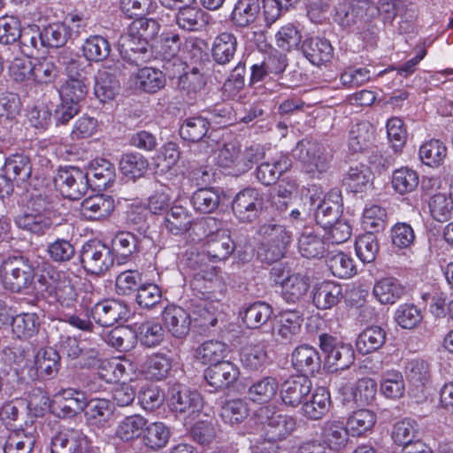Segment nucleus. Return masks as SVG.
<instances>
[{"mask_svg": "<svg viewBox=\"0 0 453 453\" xmlns=\"http://www.w3.org/2000/svg\"><path fill=\"white\" fill-rule=\"evenodd\" d=\"M168 403L171 410L184 414L189 421L194 420L203 408V398L196 390L181 384H174L168 390Z\"/></svg>", "mask_w": 453, "mask_h": 453, "instance_id": "nucleus-7", "label": "nucleus"}, {"mask_svg": "<svg viewBox=\"0 0 453 453\" xmlns=\"http://www.w3.org/2000/svg\"><path fill=\"white\" fill-rule=\"evenodd\" d=\"M170 434L169 427L163 422H152L146 425L143 441L147 447L159 449L167 444Z\"/></svg>", "mask_w": 453, "mask_h": 453, "instance_id": "nucleus-62", "label": "nucleus"}, {"mask_svg": "<svg viewBox=\"0 0 453 453\" xmlns=\"http://www.w3.org/2000/svg\"><path fill=\"white\" fill-rule=\"evenodd\" d=\"M237 47V38L234 34L220 33L214 38L211 45L212 59L218 65H226L234 58Z\"/></svg>", "mask_w": 453, "mask_h": 453, "instance_id": "nucleus-26", "label": "nucleus"}, {"mask_svg": "<svg viewBox=\"0 0 453 453\" xmlns=\"http://www.w3.org/2000/svg\"><path fill=\"white\" fill-rule=\"evenodd\" d=\"M372 172L365 165L350 166L343 178V184L353 193L363 192L372 180Z\"/></svg>", "mask_w": 453, "mask_h": 453, "instance_id": "nucleus-49", "label": "nucleus"}, {"mask_svg": "<svg viewBox=\"0 0 453 453\" xmlns=\"http://www.w3.org/2000/svg\"><path fill=\"white\" fill-rule=\"evenodd\" d=\"M373 140V127L363 121L353 125L349 130L348 144L353 152H360L365 150Z\"/></svg>", "mask_w": 453, "mask_h": 453, "instance_id": "nucleus-48", "label": "nucleus"}, {"mask_svg": "<svg viewBox=\"0 0 453 453\" xmlns=\"http://www.w3.org/2000/svg\"><path fill=\"white\" fill-rule=\"evenodd\" d=\"M229 352L228 346L220 341H206L196 349V358L203 365H214L222 360Z\"/></svg>", "mask_w": 453, "mask_h": 453, "instance_id": "nucleus-38", "label": "nucleus"}, {"mask_svg": "<svg viewBox=\"0 0 453 453\" xmlns=\"http://www.w3.org/2000/svg\"><path fill=\"white\" fill-rule=\"evenodd\" d=\"M263 207V196L255 188L240 191L233 200L232 210L241 222H251L256 219Z\"/></svg>", "mask_w": 453, "mask_h": 453, "instance_id": "nucleus-11", "label": "nucleus"}, {"mask_svg": "<svg viewBox=\"0 0 453 453\" xmlns=\"http://www.w3.org/2000/svg\"><path fill=\"white\" fill-rule=\"evenodd\" d=\"M1 273L5 287L14 292L27 288L35 277L33 265L22 256L5 259L2 265Z\"/></svg>", "mask_w": 453, "mask_h": 453, "instance_id": "nucleus-5", "label": "nucleus"}, {"mask_svg": "<svg viewBox=\"0 0 453 453\" xmlns=\"http://www.w3.org/2000/svg\"><path fill=\"white\" fill-rule=\"evenodd\" d=\"M34 364V366L28 370L31 379L48 380L53 378L59 371V353L52 348L42 349L35 355Z\"/></svg>", "mask_w": 453, "mask_h": 453, "instance_id": "nucleus-15", "label": "nucleus"}, {"mask_svg": "<svg viewBox=\"0 0 453 453\" xmlns=\"http://www.w3.org/2000/svg\"><path fill=\"white\" fill-rule=\"evenodd\" d=\"M291 165L292 161L288 156L279 155L271 160L260 163L256 170V177L264 185L273 184L291 167Z\"/></svg>", "mask_w": 453, "mask_h": 453, "instance_id": "nucleus-22", "label": "nucleus"}, {"mask_svg": "<svg viewBox=\"0 0 453 453\" xmlns=\"http://www.w3.org/2000/svg\"><path fill=\"white\" fill-rule=\"evenodd\" d=\"M89 312L96 323L105 327L127 321L130 314L128 306L115 299H106L96 303Z\"/></svg>", "mask_w": 453, "mask_h": 453, "instance_id": "nucleus-10", "label": "nucleus"}, {"mask_svg": "<svg viewBox=\"0 0 453 453\" xmlns=\"http://www.w3.org/2000/svg\"><path fill=\"white\" fill-rule=\"evenodd\" d=\"M302 322L303 317L299 311H284L280 315L276 334L281 338V341H291L298 334Z\"/></svg>", "mask_w": 453, "mask_h": 453, "instance_id": "nucleus-45", "label": "nucleus"}, {"mask_svg": "<svg viewBox=\"0 0 453 453\" xmlns=\"http://www.w3.org/2000/svg\"><path fill=\"white\" fill-rule=\"evenodd\" d=\"M221 315V304L219 302L202 301L195 306L193 321L205 332L215 326Z\"/></svg>", "mask_w": 453, "mask_h": 453, "instance_id": "nucleus-30", "label": "nucleus"}, {"mask_svg": "<svg viewBox=\"0 0 453 453\" xmlns=\"http://www.w3.org/2000/svg\"><path fill=\"white\" fill-rule=\"evenodd\" d=\"M113 257L109 247L98 241L85 242L81 250V262L90 274L104 273L113 265Z\"/></svg>", "mask_w": 453, "mask_h": 453, "instance_id": "nucleus-8", "label": "nucleus"}, {"mask_svg": "<svg viewBox=\"0 0 453 453\" xmlns=\"http://www.w3.org/2000/svg\"><path fill=\"white\" fill-rule=\"evenodd\" d=\"M159 25L153 19H139L133 22L130 32L120 37L119 51L128 63L141 65L151 58L149 41L158 33Z\"/></svg>", "mask_w": 453, "mask_h": 453, "instance_id": "nucleus-1", "label": "nucleus"}, {"mask_svg": "<svg viewBox=\"0 0 453 453\" xmlns=\"http://www.w3.org/2000/svg\"><path fill=\"white\" fill-rule=\"evenodd\" d=\"M181 45L180 37L174 33L163 35L158 48L162 56V67L170 77H175L183 69V62L178 57Z\"/></svg>", "mask_w": 453, "mask_h": 453, "instance_id": "nucleus-12", "label": "nucleus"}, {"mask_svg": "<svg viewBox=\"0 0 453 453\" xmlns=\"http://www.w3.org/2000/svg\"><path fill=\"white\" fill-rule=\"evenodd\" d=\"M115 207L114 199L106 195H96L81 203V215L89 220H100L111 215Z\"/></svg>", "mask_w": 453, "mask_h": 453, "instance_id": "nucleus-23", "label": "nucleus"}, {"mask_svg": "<svg viewBox=\"0 0 453 453\" xmlns=\"http://www.w3.org/2000/svg\"><path fill=\"white\" fill-rule=\"evenodd\" d=\"M330 394L325 388H319L311 399L303 404V415L312 420H319L329 411Z\"/></svg>", "mask_w": 453, "mask_h": 453, "instance_id": "nucleus-41", "label": "nucleus"}, {"mask_svg": "<svg viewBox=\"0 0 453 453\" xmlns=\"http://www.w3.org/2000/svg\"><path fill=\"white\" fill-rule=\"evenodd\" d=\"M294 157L300 161L305 173L311 177H319L330 167L331 154L319 142L312 140H302L294 150Z\"/></svg>", "mask_w": 453, "mask_h": 453, "instance_id": "nucleus-4", "label": "nucleus"}, {"mask_svg": "<svg viewBox=\"0 0 453 453\" xmlns=\"http://www.w3.org/2000/svg\"><path fill=\"white\" fill-rule=\"evenodd\" d=\"M193 222L192 214L181 205H174L166 211L163 226L174 235H179L189 230Z\"/></svg>", "mask_w": 453, "mask_h": 453, "instance_id": "nucleus-33", "label": "nucleus"}, {"mask_svg": "<svg viewBox=\"0 0 453 453\" xmlns=\"http://www.w3.org/2000/svg\"><path fill=\"white\" fill-rule=\"evenodd\" d=\"M261 422L270 427L273 436L277 439L285 438L296 427L293 418L273 411L269 406H263L257 411Z\"/></svg>", "mask_w": 453, "mask_h": 453, "instance_id": "nucleus-19", "label": "nucleus"}, {"mask_svg": "<svg viewBox=\"0 0 453 453\" xmlns=\"http://www.w3.org/2000/svg\"><path fill=\"white\" fill-rule=\"evenodd\" d=\"M12 333L18 339H28L38 332L39 317L35 313H20L12 318Z\"/></svg>", "mask_w": 453, "mask_h": 453, "instance_id": "nucleus-52", "label": "nucleus"}, {"mask_svg": "<svg viewBox=\"0 0 453 453\" xmlns=\"http://www.w3.org/2000/svg\"><path fill=\"white\" fill-rule=\"evenodd\" d=\"M109 41L99 35H89L81 46L84 58L90 62H101L106 59L111 53Z\"/></svg>", "mask_w": 453, "mask_h": 453, "instance_id": "nucleus-40", "label": "nucleus"}, {"mask_svg": "<svg viewBox=\"0 0 453 453\" xmlns=\"http://www.w3.org/2000/svg\"><path fill=\"white\" fill-rule=\"evenodd\" d=\"M258 234L262 239L258 256L267 263H273L283 257L291 235L282 225L269 222L259 226Z\"/></svg>", "mask_w": 453, "mask_h": 453, "instance_id": "nucleus-3", "label": "nucleus"}, {"mask_svg": "<svg viewBox=\"0 0 453 453\" xmlns=\"http://www.w3.org/2000/svg\"><path fill=\"white\" fill-rule=\"evenodd\" d=\"M172 367L167 355L157 353L149 357L141 365V373L150 380H161L166 378Z\"/></svg>", "mask_w": 453, "mask_h": 453, "instance_id": "nucleus-37", "label": "nucleus"}, {"mask_svg": "<svg viewBox=\"0 0 453 453\" xmlns=\"http://www.w3.org/2000/svg\"><path fill=\"white\" fill-rule=\"evenodd\" d=\"M87 405V398L83 392L66 388L59 393L57 400L58 416L62 418H73L84 411Z\"/></svg>", "mask_w": 453, "mask_h": 453, "instance_id": "nucleus-24", "label": "nucleus"}, {"mask_svg": "<svg viewBox=\"0 0 453 453\" xmlns=\"http://www.w3.org/2000/svg\"><path fill=\"white\" fill-rule=\"evenodd\" d=\"M302 51L311 64L319 65L332 58L334 50L328 40L315 37L303 42Z\"/></svg>", "mask_w": 453, "mask_h": 453, "instance_id": "nucleus-29", "label": "nucleus"}, {"mask_svg": "<svg viewBox=\"0 0 453 453\" xmlns=\"http://www.w3.org/2000/svg\"><path fill=\"white\" fill-rule=\"evenodd\" d=\"M376 414L367 409L354 411L347 420V427L352 436H361L370 431L376 423Z\"/></svg>", "mask_w": 453, "mask_h": 453, "instance_id": "nucleus-55", "label": "nucleus"}, {"mask_svg": "<svg viewBox=\"0 0 453 453\" xmlns=\"http://www.w3.org/2000/svg\"><path fill=\"white\" fill-rule=\"evenodd\" d=\"M50 281L48 288L54 291L58 302L64 307H72L77 301V292L72 280L65 273L55 270L48 273Z\"/></svg>", "mask_w": 453, "mask_h": 453, "instance_id": "nucleus-21", "label": "nucleus"}, {"mask_svg": "<svg viewBox=\"0 0 453 453\" xmlns=\"http://www.w3.org/2000/svg\"><path fill=\"white\" fill-rule=\"evenodd\" d=\"M314 193L309 189L311 211H314V218L317 224L323 228H327L334 221H336L341 214L342 196L337 189L331 190L323 197L318 193V188H314Z\"/></svg>", "mask_w": 453, "mask_h": 453, "instance_id": "nucleus-6", "label": "nucleus"}, {"mask_svg": "<svg viewBox=\"0 0 453 453\" xmlns=\"http://www.w3.org/2000/svg\"><path fill=\"white\" fill-rule=\"evenodd\" d=\"M342 296L341 285L333 281H323L314 287L312 303L319 310H328L339 303Z\"/></svg>", "mask_w": 453, "mask_h": 453, "instance_id": "nucleus-28", "label": "nucleus"}, {"mask_svg": "<svg viewBox=\"0 0 453 453\" xmlns=\"http://www.w3.org/2000/svg\"><path fill=\"white\" fill-rule=\"evenodd\" d=\"M210 122L206 118L196 116L186 119L180 125L179 133L183 140L196 142L202 141L208 133Z\"/></svg>", "mask_w": 453, "mask_h": 453, "instance_id": "nucleus-50", "label": "nucleus"}, {"mask_svg": "<svg viewBox=\"0 0 453 453\" xmlns=\"http://www.w3.org/2000/svg\"><path fill=\"white\" fill-rule=\"evenodd\" d=\"M428 208L434 220L446 222L453 214V200L445 193H438L429 198Z\"/></svg>", "mask_w": 453, "mask_h": 453, "instance_id": "nucleus-60", "label": "nucleus"}, {"mask_svg": "<svg viewBox=\"0 0 453 453\" xmlns=\"http://www.w3.org/2000/svg\"><path fill=\"white\" fill-rule=\"evenodd\" d=\"M386 342V332L378 326L364 329L358 335L356 346L362 354H369L380 349Z\"/></svg>", "mask_w": 453, "mask_h": 453, "instance_id": "nucleus-39", "label": "nucleus"}, {"mask_svg": "<svg viewBox=\"0 0 453 453\" xmlns=\"http://www.w3.org/2000/svg\"><path fill=\"white\" fill-rule=\"evenodd\" d=\"M90 174L98 188H107L115 181L116 169L110 161L97 158L90 165Z\"/></svg>", "mask_w": 453, "mask_h": 453, "instance_id": "nucleus-59", "label": "nucleus"}, {"mask_svg": "<svg viewBox=\"0 0 453 453\" xmlns=\"http://www.w3.org/2000/svg\"><path fill=\"white\" fill-rule=\"evenodd\" d=\"M119 89V81L109 68L99 69L95 77L94 93L102 103L112 100Z\"/></svg>", "mask_w": 453, "mask_h": 453, "instance_id": "nucleus-31", "label": "nucleus"}, {"mask_svg": "<svg viewBox=\"0 0 453 453\" xmlns=\"http://www.w3.org/2000/svg\"><path fill=\"white\" fill-rule=\"evenodd\" d=\"M349 431L343 421L327 420L321 427V439L330 449L339 451L343 449L349 441Z\"/></svg>", "mask_w": 453, "mask_h": 453, "instance_id": "nucleus-27", "label": "nucleus"}, {"mask_svg": "<svg viewBox=\"0 0 453 453\" xmlns=\"http://www.w3.org/2000/svg\"><path fill=\"white\" fill-rule=\"evenodd\" d=\"M35 438L31 431L20 429L12 432L4 446V453H31Z\"/></svg>", "mask_w": 453, "mask_h": 453, "instance_id": "nucleus-51", "label": "nucleus"}, {"mask_svg": "<svg viewBox=\"0 0 453 453\" xmlns=\"http://www.w3.org/2000/svg\"><path fill=\"white\" fill-rule=\"evenodd\" d=\"M446 156L447 148L440 140L432 139L423 143L419 148L421 161L432 167L441 165Z\"/></svg>", "mask_w": 453, "mask_h": 453, "instance_id": "nucleus-61", "label": "nucleus"}, {"mask_svg": "<svg viewBox=\"0 0 453 453\" xmlns=\"http://www.w3.org/2000/svg\"><path fill=\"white\" fill-rule=\"evenodd\" d=\"M312 383L304 375L291 376L280 388V399L288 407L296 408L303 404V401L311 393Z\"/></svg>", "mask_w": 453, "mask_h": 453, "instance_id": "nucleus-14", "label": "nucleus"}, {"mask_svg": "<svg viewBox=\"0 0 453 453\" xmlns=\"http://www.w3.org/2000/svg\"><path fill=\"white\" fill-rule=\"evenodd\" d=\"M148 165L147 159L138 153L125 154L119 161L120 172L131 180L142 176L147 171Z\"/></svg>", "mask_w": 453, "mask_h": 453, "instance_id": "nucleus-64", "label": "nucleus"}, {"mask_svg": "<svg viewBox=\"0 0 453 453\" xmlns=\"http://www.w3.org/2000/svg\"><path fill=\"white\" fill-rule=\"evenodd\" d=\"M377 18L375 4L369 0H343L334 8V20L346 28L369 29V24Z\"/></svg>", "mask_w": 453, "mask_h": 453, "instance_id": "nucleus-2", "label": "nucleus"}, {"mask_svg": "<svg viewBox=\"0 0 453 453\" xmlns=\"http://www.w3.org/2000/svg\"><path fill=\"white\" fill-rule=\"evenodd\" d=\"M89 441L80 429L64 428L51 441V453H88Z\"/></svg>", "mask_w": 453, "mask_h": 453, "instance_id": "nucleus-13", "label": "nucleus"}, {"mask_svg": "<svg viewBox=\"0 0 453 453\" xmlns=\"http://www.w3.org/2000/svg\"><path fill=\"white\" fill-rule=\"evenodd\" d=\"M190 202L196 211L211 213L220 203V194L213 188H199L193 193Z\"/></svg>", "mask_w": 453, "mask_h": 453, "instance_id": "nucleus-46", "label": "nucleus"}, {"mask_svg": "<svg viewBox=\"0 0 453 453\" xmlns=\"http://www.w3.org/2000/svg\"><path fill=\"white\" fill-rule=\"evenodd\" d=\"M203 12L192 4L184 5L178 9L175 14L177 26L186 31L197 30L203 22Z\"/></svg>", "mask_w": 453, "mask_h": 453, "instance_id": "nucleus-63", "label": "nucleus"}, {"mask_svg": "<svg viewBox=\"0 0 453 453\" xmlns=\"http://www.w3.org/2000/svg\"><path fill=\"white\" fill-rule=\"evenodd\" d=\"M418 173L408 166L395 169L391 176L392 188L399 195H407L413 192L418 188Z\"/></svg>", "mask_w": 453, "mask_h": 453, "instance_id": "nucleus-43", "label": "nucleus"}, {"mask_svg": "<svg viewBox=\"0 0 453 453\" xmlns=\"http://www.w3.org/2000/svg\"><path fill=\"white\" fill-rule=\"evenodd\" d=\"M14 222L19 229L36 235L44 234L52 225L50 217L45 214L33 213L30 211L18 215Z\"/></svg>", "mask_w": 453, "mask_h": 453, "instance_id": "nucleus-42", "label": "nucleus"}, {"mask_svg": "<svg viewBox=\"0 0 453 453\" xmlns=\"http://www.w3.org/2000/svg\"><path fill=\"white\" fill-rule=\"evenodd\" d=\"M405 288L395 278H383L378 280L372 289L373 296L382 304H393L404 294Z\"/></svg>", "mask_w": 453, "mask_h": 453, "instance_id": "nucleus-34", "label": "nucleus"}, {"mask_svg": "<svg viewBox=\"0 0 453 453\" xmlns=\"http://www.w3.org/2000/svg\"><path fill=\"white\" fill-rule=\"evenodd\" d=\"M58 62L65 67L66 80L88 82V74L91 72V65L81 60L78 54L69 49L58 52Z\"/></svg>", "mask_w": 453, "mask_h": 453, "instance_id": "nucleus-20", "label": "nucleus"}, {"mask_svg": "<svg viewBox=\"0 0 453 453\" xmlns=\"http://www.w3.org/2000/svg\"><path fill=\"white\" fill-rule=\"evenodd\" d=\"M279 388L276 379L264 377L254 382L248 389V397L250 401L258 403H269Z\"/></svg>", "mask_w": 453, "mask_h": 453, "instance_id": "nucleus-53", "label": "nucleus"}, {"mask_svg": "<svg viewBox=\"0 0 453 453\" xmlns=\"http://www.w3.org/2000/svg\"><path fill=\"white\" fill-rule=\"evenodd\" d=\"M282 297L291 303L303 299L310 288L309 278L300 273H294L286 277L281 282Z\"/></svg>", "mask_w": 453, "mask_h": 453, "instance_id": "nucleus-35", "label": "nucleus"}, {"mask_svg": "<svg viewBox=\"0 0 453 453\" xmlns=\"http://www.w3.org/2000/svg\"><path fill=\"white\" fill-rule=\"evenodd\" d=\"M326 263L331 273L338 278H350L357 273L354 259L342 251L329 254Z\"/></svg>", "mask_w": 453, "mask_h": 453, "instance_id": "nucleus-58", "label": "nucleus"}, {"mask_svg": "<svg viewBox=\"0 0 453 453\" xmlns=\"http://www.w3.org/2000/svg\"><path fill=\"white\" fill-rule=\"evenodd\" d=\"M272 315L271 305L265 302H255L244 310L242 321L249 328H259L270 319Z\"/></svg>", "mask_w": 453, "mask_h": 453, "instance_id": "nucleus-54", "label": "nucleus"}, {"mask_svg": "<svg viewBox=\"0 0 453 453\" xmlns=\"http://www.w3.org/2000/svg\"><path fill=\"white\" fill-rule=\"evenodd\" d=\"M234 250V244L228 231L211 235L204 243V252L212 262L226 260Z\"/></svg>", "mask_w": 453, "mask_h": 453, "instance_id": "nucleus-25", "label": "nucleus"}, {"mask_svg": "<svg viewBox=\"0 0 453 453\" xmlns=\"http://www.w3.org/2000/svg\"><path fill=\"white\" fill-rule=\"evenodd\" d=\"M259 11V0H238L231 18L236 26L247 27L256 20Z\"/></svg>", "mask_w": 453, "mask_h": 453, "instance_id": "nucleus-56", "label": "nucleus"}, {"mask_svg": "<svg viewBox=\"0 0 453 453\" xmlns=\"http://www.w3.org/2000/svg\"><path fill=\"white\" fill-rule=\"evenodd\" d=\"M135 84L140 89L152 94L165 87V79L160 70L143 67L136 74Z\"/></svg>", "mask_w": 453, "mask_h": 453, "instance_id": "nucleus-57", "label": "nucleus"}, {"mask_svg": "<svg viewBox=\"0 0 453 453\" xmlns=\"http://www.w3.org/2000/svg\"><path fill=\"white\" fill-rule=\"evenodd\" d=\"M54 182L60 193L71 200L80 199L88 189V173L77 167L59 169Z\"/></svg>", "mask_w": 453, "mask_h": 453, "instance_id": "nucleus-9", "label": "nucleus"}, {"mask_svg": "<svg viewBox=\"0 0 453 453\" xmlns=\"http://www.w3.org/2000/svg\"><path fill=\"white\" fill-rule=\"evenodd\" d=\"M147 419L142 415H131L124 418L119 424L116 434L122 441H129L144 435Z\"/></svg>", "mask_w": 453, "mask_h": 453, "instance_id": "nucleus-47", "label": "nucleus"}, {"mask_svg": "<svg viewBox=\"0 0 453 453\" xmlns=\"http://www.w3.org/2000/svg\"><path fill=\"white\" fill-rule=\"evenodd\" d=\"M113 404L105 398H92L87 401L84 410L86 423L94 428H104L113 417Z\"/></svg>", "mask_w": 453, "mask_h": 453, "instance_id": "nucleus-18", "label": "nucleus"}, {"mask_svg": "<svg viewBox=\"0 0 453 453\" xmlns=\"http://www.w3.org/2000/svg\"><path fill=\"white\" fill-rule=\"evenodd\" d=\"M294 367L301 372H314L320 367V357L317 349L309 345H300L291 356Z\"/></svg>", "mask_w": 453, "mask_h": 453, "instance_id": "nucleus-36", "label": "nucleus"}, {"mask_svg": "<svg viewBox=\"0 0 453 453\" xmlns=\"http://www.w3.org/2000/svg\"><path fill=\"white\" fill-rule=\"evenodd\" d=\"M239 375V367L230 361L211 365L204 372L208 384L216 390L228 388L237 380Z\"/></svg>", "mask_w": 453, "mask_h": 453, "instance_id": "nucleus-17", "label": "nucleus"}, {"mask_svg": "<svg viewBox=\"0 0 453 453\" xmlns=\"http://www.w3.org/2000/svg\"><path fill=\"white\" fill-rule=\"evenodd\" d=\"M4 172L8 178L14 180L17 185L27 182L32 174L30 158L23 154H13L5 159Z\"/></svg>", "mask_w": 453, "mask_h": 453, "instance_id": "nucleus-32", "label": "nucleus"}, {"mask_svg": "<svg viewBox=\"0 0 453 453\" xmlns=\"http://www.w3.org/2000/svg\"><path fill=\"white\" fill-rule=\"evenodd\" d=\"M165 327L176 339L185 338L190 330L192 319L180 306L167 305L162 313Z\"/></svg>", "mask_w": 453, "mask_h": 453, "instance_id": "nucleus-16", "label": "nucleus"}, {"mask_svg": "<svg viewBox=\"0 0 453 453\" xmlns=\"http://www.w3.org/2000/svg\"><path fill=\"white\" fill-rule=\"evenodd\" d=\"M298 250L303 257L319 258L325 253V242L311 229L305 228L298 238Z\"/></svg>", "mask_w": 453, "mask_h": 453, "instance_id": "nucleus-44", "label": "nucleus"}]
</instances>
